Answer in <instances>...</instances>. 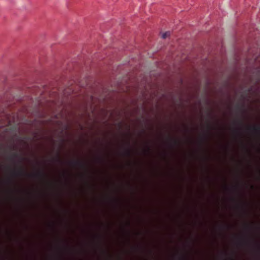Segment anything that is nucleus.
<instances>
[{"label":"nucleus","instance_id":"obj_2","mask_svg":"<svg viewBox=\"0 0 260 260\" xmlns=\"http://www.w3.org/2000/svg\"><path fill=\"white\" fill-rule=\"evenodd\" d=\"M196 260H197V254H198V253H198V252H198V251H198V250H198V249H198V247H197V246H199V245L196 244ZM237 245V246H238V245ZM241 245H239V246H241ZM258 245V246H260V245Z\"/></svg>","mask_w":260,"mask_h":260},{"label":"nucleus","instance_id":"obj_1","mask_svg":"<svg viewBox=\"0 0 260 260\" xmlns=\"http://www.w3.org/2000/svg\"><path fill=\"white\" fill-rule=\"evenodd\" d=\"M170 32H169V31L164 32L161 34V38L164 39H165L167 38L168 37H169L170 36Z\"/></svg>","mask_w":260,"mask_h":260}]
</instances>
